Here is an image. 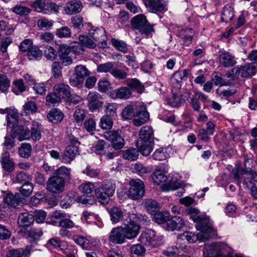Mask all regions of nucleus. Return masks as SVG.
Listing matches in <instances>:
<instances>
[{"instance_id": "21", "label": "nucleus", "mask_w": 257, "mask_h": 257, "mask_svg": "<svg viewBox=\"0 0 257 257\" xmlns=\"http://www.w3.org/2000/svg\"><path fill=\"white\" fill-rule=\"evenodd\" d=\"M78 153V148L76 146H68L61 156V160L62 163L69 164L75 158Z\"/></svg>"}, {"instance_id": "30", "label": "nucleus", "mask_w": 257, "mask_h": 257, "mask_svg": "<svg viewBox=\"0 0 257 257\" xmlns=\"http://www.w3.org/2000/svg\"><path fill=\"white\" fill-rule=\"evenodd\" d=\"M139 141L152 142L154 138V132L151 126L145 125L143 126L139 132Z\"/></svg>"}, {"instance_id": "38", "label": "nucleus", "mask_w": 257, "mask_h": 257, "mask_svg": "<svg viewBox=\"0 0 257 257\" xmlns=\"http://www.w3.org/2000/svg\"><path fill=\"white\" fill-rule=\"evenodd\" d=\"M34 220L33 215L27 212H24L20 214L18 222L20 226L28 227L31 225Z\"/></svg>"}, {"instance_id": "60", "label": "nucleus", "mask_w": 257, "mask_h": 257, "mask_svg": "<svg viewBox=\"0 0 257 257\" xmlns=\"http://www.w3.org/2000/svg\"><path fill=\"white\" fill-rule=\"evenodd\" d=\"M152 215H154V221L158 224H162L166 221V218L169 216V213L168 212H162L158 211Z\"/></svg>"}, {"instance_id": "39", "label": "nucleus", "mask_w": 257, "mask_h": 257, "mask_svg": "<svg viewBox=\"0 0 257 257\" xmlns=\"http://www.w3.org/2000/svg\"><path fill=\"white\" fill-rule=\"evenodd\" d=\"M47 117L50 121L57 123L63 119L64 114L60 110L54 108L50 111L47 115Z\"/></svg>"}, {"instance_id": "37", "label": "nucleus", "mask_w": 257, "mask_h": 257, "mask_svg": "<svg viewBox=\"0 0 257 257\" xmlns=\"http://www.w3.org/2000/svg\"><path fill=\"white\" fill-rule=\"evenodd\" d=\"M5 203L8 206L17 208L19 206L21 200L19 198V195L16 194H8L4 199Z\"/></svg>"}, {"instance_id": "57", "label": "nucleus", "mask_w": 257, "mask_h": 257, "mask_svg": "<svg viewBox=\"0 0 257 257\" xmlns=\"http://www.w3.org/2000/svg\"><path fill=\"white\" fill-rule=\"evenodd\" d=\"M51 71L53 76L55 78L62 77V67L60 62L58 61L53 62L51 66Z\"/></svg>"}, {"instance_id": "26", "label": "nucleus", "mask_w": 257, "mask_h": 257, "mask_svg": "<svg viewBox=\"0 0 257 257\" xmlns=\"http://www.w3.org/2000/svg\"><path fill=\"white\" fill-rule=\"evenodd\" d=\"M82 9V4L79 1H72L67 3L65 7L64 11L68 15L79 13Z\"/></svg>"}, {"instance_id": "2", "label": "nucleus", "mask_w": 257, "mask_h": 257, "mask_svg": "<svg viewBox=\"0 0 257 257\" xmlns=\"http://www.w3.org/2000/svg\"><path fill=\"white\" fill-rule=\"evenodd\" d=\"M115 190V184L110 180H105L101 186L95 189V194L99 201L103 204L109 202Z\"/></svg>"}, {"instance_id": "45", "label": "nucleus", "mask_w": 257, "mask_h": 257, "mask_svg": "<svg viewBox=\"0 0 257 257\" xmlns=\"http://www.w3.org/2000/svg\"><path fill=\"white\" fill-rule=\"evenodd\" d=\"M123 158L126 160L133 161L136 160L139 157V151L135 148H130L123 151Z\"/></svg>"}, {"instance_id": "58", "label": "nucleus", "mask_w": 257, "mask_h": 257, "mask_svg": "<svg viewBox=\"0 0 257 257\" xmlns=\"http://www.w3.org/2000/svg\"><path fill=\"white\" fill-rule=\"evenodd\" d=\"M74 241L82 248L87 249L89 247V241L85 237L79 235H74L73 237Z\"/></svg>"}, {"instance_id": "33", "label": "nucleus", "mask_w": 257, "mask_h": 257, "mask_svg": "<svg viewBox=\"0 0 257 257\" xmlns=\"http://www.w3.org/2000/svg\"><path fill=\"white\" fill-rule=\"evenodd\" d=\"M140 104H136L135 103H132L127 105L121 112L122 116L124 118L128 119H131L133 117L135 118Z\"/></svg>"}, {"instance_id": "3", "label": "nucleus", "mask_w": 257, "mask_h": 257, "mask_svg": "<svg viewBox=\"0 0 257 257\" xmlns=\"http://www.w3.org/2000/svg\"><path fill=\"white\" fill-rule=\"evenodd\" d=\"M203 257H233V254L227 245L221 243H213L205 245Z\"/></svg>"}, {"instance_id": "41", "label": "nucleus", "mask_w": 257, "mask_h": 257, "mask_svg": "<svg viewBox=\"0 0 257 257\" xmlns=\"http://www.w3.org/2000/svg\"><path fill=\"white\" fill-rule=\"evenodd\" d=\"M153 182L157 185H161L165 186L167 180V177L160 170H155L152 175Z\"/></svg>"}, {"instance_id": "36", "label": "nucleus", "mask_w": 257, "mask_h": 257, "mask_svg": "<svg viewBox=\"0 0 257 257\" xmlns=\"http://www.w3.org/2000/svg\"><path fill=\"white\" fill-rule=\"evenodd\" d=\"M41 126L37 121H33L31 126L30 139L37 141L41 139Z\"/></svg>"}, {"instance_id": "35", "label": "nucleus", "mask_w": 257, "mask_h": 257, "mask_svg": "<svg viewBox=\"0 0 257 257\" xmlns=\"http://www.w3.org/2000/svg\"><path fill=\"white\" fill-rule=\"evenodd\" d=\"M1 162L5 171L11 172L14 170V163L10 160V155L8 152H4L2 154Z\"/></svg>"}, {"instance_id": "52", "label": "nucleus", "mask_w": 257, "mask_h": 257, "mask_svg": "<svg viewBox=\"0 0 257 257\" xmlns=\"http://www.w3.org/2000/svg\"><path fill=\"white\" fill-rule=\"evenodd\" d=\"M32 147L30 144L22 143L19 149V154L21 157L28 158L31 153Z\"/></svg>"}, {"instance_id": "51", "label": "nucleus", "mask_w": 257, "mask_h": 257, "mask_svg": "<svg viewBox=\"0 0 257 257\" xmlns=\"http://www.w3.org/2000/svg\"><path fill=\"white\" fill-rule=\"evenodd\" d=\"M59 10V6L52 2H46L44 7H43V12L44 14H50L52 12L57 13Z\"/></svg>"}, {"instance_id": "40", "label": "nucleus", "mask_w": 257, "mask_h": 257, "mask_svg": "<svg viewBox=\"0 0 257 257\" xmlns=\"http://www.w3.org/2000/svg\"><path fill=\"white\" fill-rule=\"evenodd\" d=\"M144 205L147 211L151 214L159 211L160 207L159 203L155 200L152 199H146Z\"/></svg>"}, {"instance_id": "20", "label": "nucleus", "mask_w": 257, "mask_h": 257, "mask_svg": "<svg viewBox=\"0 0 257 257\" xmlns=\"http://www.w3.org/2000/svg\"><path fill=\"white\" fill-rule=\"evenodd\" d=\"M125 235L122 228V226L114 227L111 230L109 236V240L115 244H122L124 242Z\"/></svg>"}, {"instance_id": "49", "label": "nucleus", "mask_w": 257, "mask_h": 257, "mask_svg": "<svg viewBox=\"0 0 257 257\" xmlns=\"http://www.w3.org/2000/svg\"><path fill=\"white\" fill-rule=\"evenodd\" d=\"M27 56L30 60H38L42 56V52L37 46L33 47L27 52Z\"/></svg>"}, {"instance_id": "62", "label": "nucleus", "mask_w": 257, "mask_h": 257, "mask_svg": "<svg viewBox=\"0 0 257 257\" xmlns=\"http://www.w3.org/2000/svg\"><path fill=\"white\" fill-rule=\"evenodd\" d=\"M86 116L85 111L84 109L77 108L73 114L75 121L79 124H81Z\"/></svg>"}, {"instance_id": "29", "label": "nucleus", "mask_w": 257, "mask_h": 257, "mask_svg": "<svg viewBox=\"0 0 257 257\" xmlns=\"http://www.w3.org/2000/svg\"><path fill=\"white\" fill-rule=\"evenodd\" d=\"M155 236V231L152 229H147L142 232L139 237V240L143 244L151 246L153 239Z\"/></svg>"}, {"instance_id": "46", "label": "nucleus", "mask_w": 257, "mask_h": 257, "mask_svg": "<svg viewBox=\"0 0 257 257\" xmlns=\"http://www.w3.org/2000/svg\"><path fill=\"white\" fill-rule=\"evenodd\" d=\"M132 257L142 256L145 254L146 249L140 244H134L130 248Z\"/></svg>"}, {"instance_id": "32", "label": "nucleus", "mask_w": 257, "mask_h": 257, "mask_svg": "<svg viewBox=\"0 0 257 257\" xmlns=\"http://www.w3.org/2000/svg\"><path fill=\"white\" fill-rule=\"evenodd\" d=\"M151 142L138 141L136 143L139 152L143 156H147L153 150Z\"/></svg>"}, {"instance_id": "25", "label": "nucleus", "mask_w": 257, "mask_h": 257, "mask_svg": "<svg viewBox=\"0 0 257 257\" xmlns=\"http://www.w3.org/2000/svg\"><path fill=\"white\" fill-rule=\"evenodd\" d=\"M53 91L55 92L61 99L68 98L70 96V87L64 83H59L54 85Z\"/></svg>"}, {"instance_id": "15", "label": "nucleus", "mask_w": 257, "mask_h": 257, "mask_svg": "<svg viewBox=\"0 0 257 257\" xmlns=\"http://www.w3.org/2000/svg\"><path fill=\"white\" fill-rule=\"evenodd\" d=\"M88 35L100 47H105L106 46V35L104 29L102 27L91 29L89 31Z\"/></svg>"}, {"instance_id": "44", "label": "nucleus", "mask_w": 257, "mask_h": 257, "mask_svg": "<svg viewBox=\"0 0 257 257\" xmlns=\"http://www.w3.org/2000/svg\"><path fill=\"white\" fill-rule=\"evenodd\" d=\"M61 99V98L53 91V92L47 94L46 97V104L49 106H55L59 103Z\"/></svg>"}, {"instance_id": "9", "label": "nucleus", "mask_w": 257, "mask_h": 257, "mask_svg": "<svg viewBox=\"0 0 257 257\" xmlns=\"http://www.w3.org/2000/svg\"><path fill=\"white\" fill-rule=\"evenodd\" d=\"M129 197L133 200L142 198L145 194V185L140 179H133L130 182Z\"/></svg>"}, {"instance_id": "4", "label": "nucleus", "mask_w": 257, "mask_h": 257, "mask_svg": "<svg viewBox=\"0 0 257 257\" xmlns=\"http://www.w3.org/2000/svg\"><path fill=\"white\" fill-rule=\"evenodd\" d=\"M135 218H137L136 214L127 213V218L123 221L122 228L127 239L136 238L140 232L141 226L134 220Z\"/></svg>"}, {"instance_id": "24", "label": "nucleus", "mask_w": 257, "mask_h": 257, "mask_svg": "<svg viewBox=\"0 0 257 257\" xmlns=\"http://www.w3.org/2000/svg\"><path fill=\"white\" fill-rule=\"evenodd\" d=\"M169 179L168 182H166L164 190L165 191L174 190L182 187L181 183L180 176L178 174H175L171 176H169Z\"/></svg>"}, {"instance_id": "1", "label": "nucleus", "mask_w": 257, "mask_h": 257, "mask_svg": "<svg viewBox=\"0 0 257 257\" xmlns=\"http://www.w3.org/2000/svg\"><path fill=\"white\" fill-rule=\"evenodd\" d=\"M115 190V184L110 180H105L101 186L95 189V194L99 201L103 204L109 202Z\"/></svg>"}, {"instance_id": "17", "label": "nucleus", "mask_w": 257, "mask_h": 257, "mask_svg": "<svg viewBox=\"0 0 257 257\" xmlns=\"http://www.w3.org/2000/svg\"><path fill=\"white\" fill-rule=\"evenodd\" d=\"M218 61L226 68L232 67L236 63L235 56L230 52L225 50L218 52Z\"/></svg>"}, {"instance_id": "8", "label": "nucleus", "mask_w": 257, "mask_h": 257, "mask_svg": "<svg viewBox=\"0 0 257 257\" xmlns=\"http://www.w3.org/2000/svg\"><path fill=\"white\" fill-rule=\"evenodd\" d=\"M59 220L58 226L61 228L71 229L75 227V223L70 219V215L64 211H56L53 212L51 220L53 223L57 222L54 219Z\"/></svg>"}, {"instance_id": "48", "label": "nucleus", "mask_w": 257, "mask_h": 257, "mask_svg": "<svg viewBox=\"0 0 257 257\" xmlns=\"http://www.w3.org/2000/svg\"><path fill=\"white\" fill-rule=\"evenodd\" d=\"M153 159L157 161H163L169 157L166 149L159 148L156 150L152 156Z\"/></svg>"}, {"instance_id": "54", "label": "nucleus", "mask_w": 257, "mask_h": 257, "mask_svg": "<svg viewBox=\"0 0 257 257\" xmlns=\"http://www.w3.org/2000/svg\"><path fill=\"white\" fill-rule=\"evenodd\" d=\"M70 170L66 167L62 166L55 171L54 176H57L65 181L70 179Z\"/></svg>"}, {"instance_id": "14", "label": "nucleus", "mask_w": 257, "mask_h": 257, "mask_svg": "<svg viewBox=\"0 0 257 257\" xmlns=\"http://www.w3.org/2000/svg\"><path fill=\"white\" fill-rule=\"evenodd\" d=\"M104 137L111 142V146L115 150H120L124 145V140L118 131H113L107 132L104 134Z\"/></svg>"}, {"instance_id": "53", "label": "nucleus", "mask_w": 257, "mask_h": 257, "mask_svg": "<svg viewBox=\"0 0 257 257\" xmlns=\"http://www.w3.org/2000/svg\"><path fill=\"white\" fill-rule=\"evenodd\" d=\"M113 125V122L110 117L104 115L100 119L99 122L100 127L103 130H110Z\"/></svg>"}, {"instance_id": "55", "label": "nucleus", "mask_w": 257, "mask_h": 257, "mask_svg": "<svg viewBox=\"0 0 257 257\" xmlns=\"http://www.w3.org/2000/svg\"><path fill=\"white\" fill-rule=\"evenodd\" d=\"M114 66V63L112 62H107L104 63L99 64L97 67V71L100 73L111 72Z\"/></svg>"}, {"instance_id": "31", "label": "nucleus", "mask_w": 257, "mask_h": 257, "mask_svg": "<svg viewBox=\"0 0 257 257\" xmlns=\"http://www.w3.org/2000/svg\"><path fill=\"white\" fill-rule=\"evenodd\" d=\"M31 246H27L25 249L22 248L9 250L6 257H28L30 253Z\"/></svg>"}, {"instance_id": "19", "label": "nucleus", "mask_w": 257, "mask_h": 257, "mask_svg": "<svg viewBox=\"0 0 257 257\" xmlns=\"http://www.w3.org/2000/svg\"><path fill=\"white\" fill-rule=\"evenodd\" d=\"M234 71H235L236 75H240L242 77H247L255 74L257 71V65L253 63L246 64L240 67L234 68L233 72Z\"/></svg>"}, {"instance_id": "28", "label": "nucleus", "mask_w": 257, "mask_h": 257, "mask_svg": "<svg viewBox=\"0 0 257 257\" xmlns=\"http://www.w3.org/2000/svg\"><path fill=\"white\" fill-rule=\"evenodd\" d=\"M194 34V31L191 29L181 31L179 34L181 43L185 46L189 45L192 42Z\"/></svg>"}, {"instance_id": "18", "label": "nucleus", "mask_w": 257, "mask_h": 257, "mask_svg": "<svg viewBox=\"0 0 257 257\" xmlns=\"http://www.w3.org/2000/svg\"><path fill=\"white\" fill-rule=\"evenodd\" d=\"M147 10L153 13L162 11L167 5L166 0H143Z\"/></svg>"}, {"instance_id": "13", "label": "nucleus", "mask_w": 257, "mask_h": 257, "mask_svg": "<svg viewBox=\"0 0 257 257\" xmlns=\"http://www.w3.org/2000/svg\"><path fill=\"white\" fill-rule=\"evenodd\" d=\"M79 40L81 45L78 44L77 46H73L74 51L78 54H82L84 51V47L89 49L95 48L96 46V42L88 35H80L79 36Z\"/></svg>"}, {"instance_id": "22", "label": "nucleus", "mask_w": 257, "mask_h": 257, "mask_svg": "<svg viewBox=\"0 0 257 257\" xmlns=\"http://www.w3.org/2000/svg\"><path fill=\"white\" fill-rule=\"evenodd\" d=\"M13 135L18 138L19 141L30 140V131L25 125H17L13 130Z\"/></svg>"}, {"instance_id": "34", "label": "nucleus", "mask_w": 257, "mask_h": 257, "mask_svg": "<svg viewBox=\"0 0 257 257\" xmlns=\"http://www.w3.org/2000/svg\"><path fill=\"white\" fill-rule=\"evenodd\" d=\"M190 75V71L188 69H184L183 71H178L175 72L171 78L172 83H176V87L180 88L182 80Z\"/></svg>"}, {"instance_id": "12", "label": "nucleus", "mask_w": 257, "mask_h": 257, "mask_svg": "<svg viewBox=\"0 0 257 257\" xmlns=\"http://www.w3.org/2000/svg\"><path fill=\"white\" fill-rule=\"evenodd\" d=\"M65 181L57 176L50 177L47 182V190L52 193H59L64 189Z\"/></svg>"}, {"instance_id": "64", "label": "nucleus", "mask_w": 257, "mask_h": 257, "mask_svg": "<svg viewBox=\"0 0 257 257\" xmlns=\"http://www.w3.org/2000/svg\"><path fill=\"white\" fill-rule=\"evenodd\" d=\"M129 87L132 88L137 90L139 93H142L144 90V87L142 85L140 81L137 79H133L131 80L128 84Z\"/></svg>"}, {"instance_id": "50", "label": "nucleus", "mask_w": 257, "mask_h": 257, "mask_svg": "<svg viewBox=\"0 0 257 257\" xmlns=\"http://www.w3.org/2000/svg\"><path fill=\"white\" fill-rule=\"evenodd\" d=\"M13 84L12 90L17 95L26 90V86L24 85L23 80L21 79L14 81Z\"/></svg>"}, {"instance_id": "16", "label": "nucleus", "mask_w": 257, "mask_h": 257, "mask_svg": "<svg viewBox=\"0 0 257 257\" xmlns=\"http://www.w3.org/2000/svg\"><path fill=\"white\" fill-rule=\"evenodd\" d=\"M149 118V113L147 111L146 105L144 104H140L133 119L134 124L138 126H141L146 123Z\"/></svg>"}, {"instance_id": "27", "label": "nucleus", "mask_w": 257, "mask_h": 257, "mask_svg": "<svg viewBox=\"0 0 257 257\" xmlns=\"http://www.w3.org/2000/svg\"><path fill=\"white\" fill-rule=\"evenodd\" d=\"M132 93V91L129 87L123 86L113 90L111 95L113 99H127L130 98Z\"/></svg>"}, {"instance_id": "63", "label": "nucleus", "mask_w": 257, "mask_h": 257, "mask_svg": "<svg viewBox=\"0 0 257 257\" xmlns=\"http://www.w3.org/2000/svg\"><path fill=\"white\" fill-rule=\"evenodd\" d=\"M105 145L106 142L105 141L102 140L98 141L94 147L95 153L101 156H103V155L105 154L106 151V148L105 147Z\"/></svg>"}, {"instance_id": "23", "label": "nucleus", "mask_w": 257, "mask_h": 257, "mask_svg": "<svg viewBox=\"0 0 257 257\" xmlns=\"http://www.w3.org/2000/svg\"><path fill=\"white\" fill-rule=\"evenodd\" d=\"M110 216V219L113 223H117L121 220L122 221L127 218V214H124V212L120 208L118 207H113L108 210Z\"/></svg>"}, {"instance_id": "42", "label": "nucleus", "mask_w": 257, "mask_h": 257, "mask_svg": "<svg viewBox=\"0 0 257 257\" xmlns=\"http://www.w3.org/2000/svg\"><path fill=\"white\" fill-rule=\"evenodd\" d=\"M233 16L234 12L233 8L230 6H226L224 7L222 11L221 21L227 23L231 21Z\"/></svg>"}, {"instance_id": "5", "label": "nucleus", "mask_w": 257, "mask_h": 257, "mask_svg": "<svg viewBox=\"0 0 257 257\" xmlns=\"http://www.w3.org/2000/svg\"><path fill=\"white\" fill-rule=\"evenodd\" d=\"M189 218L196 223V228L198 230H206L212 232L213 228L209 223L208 220L200 214V212L196 208H190L187 209Z\"/></svg>"}, {"instance_id": "6", "label": "nucleus", "mask_w": 257, "mask_h": 257, "mask_svg": "<svg viewBox=\"0 0 257 257\" xmlns=\"http://www.w3.org/2000/svg\"><path fill=\"white\" fill-rule=\"evenodd\" d=\"M234 179L237 181L239 185L241 180L245 187L249 188V183L255 185L257 183V173L253 171H248L243 169H238L234 173Z\"/></svg>"}, {"instance_id": "59", "label": "nucleus", "mask_w": 257, "mask_h": 257, "mask_svg": "<svg viewBox=\"0 0 257 257\" xmlns=\"http://www.w3.org/2000/svg\"><path fill=\"white\" fill-rule=\"evenodd\" d=\"M80 191L84 194H90L93 192L94 189V183L90 182H86L79 186Z\"/></svg>"}, {"instance_id": "43", "label": "nucleus", "mask_w": 257, "mask_h": 257, "mask_svg": "<svg viewBox=\"0 0 257 257\" xmlns=\"http://www.w3.org/2000/svg\"><path fill=\"white\" fill-rule=\"evenodd\" d=\"M111 43V45L118 51L124 53L127 51V45L124 41L115 38H112Z\"/></svg>"}, {"instance_id": "61", "label": "nucleus", "mask_w": 257, "mask_h": 257, "mask_svg": "<svg viewBox=\"0 0 257 257\" xmlns=\"http://www.w3.org/2000/svg\"><path fill=\"white\" fill-rule=\"evenodd\" d=\"M33 190V185L32 183L26 182L20 189L21 194L24 196L30 195Z\"/></svg>"}, {"instance_id": "47", "label": "nucleus", "mask_w": 257, "mask_h": 257, "mask_svg": "<svg viewBox=\"0 0 257 257\" xmlns=\"http://www.w3.org/2000/svg\"><path fill=\"white\" fill-rule=\"evenodd\" d=\"M43 51L44 57L48 60L52 61L57 57V52L50 46L44 47Z\"/></svg>"}, {"instance_id": "11", "label": "nucleus", "mask_w": 257, "mask_h": 257, "mask_svg": "<svg viewBox=\"0 0 257 257\" xmlns=\"http://www.w3.org/2000/svg\"><path fill=\"white\" fill-rule=\"evenodd\" d=\"M101 95L97 92L90 91L87 96L88 107L91 112L102 107L103 102Z\"/></svg>"}, {"instance_id": "56", "label": "nucleus", "mask_w": 257, "mask_h": 257, "mask_svg": "<svg viewBox=\"0 0 257 257\" xmlns=\"http://www.w3.org/2000/svg\"><path fill=\"white\" fill-rule=\"evenodd\" d=\"M117 104L115 103H108L105 106V112L106 115L110 117L116 116V110Z\"/></svg>"}, {"instance_id": "7", "label": "nucleus", "mask_w": 257, "mask_h": 257, "mask_svg": "<svg viewBox=\"0 0 257 257\" xmlns=\"http://www.w3.org/2000/svg\"><path fill=\"white\" fill-rule=\"evenodd\" d=\"M131 23L132 27L135 29L139 30L141 34L149 36L154 32L153 26L148 23L146 17L143 15H138L134 17Z\"/></svg>"}, {"instance_id": "10", "label": "nucleus", "mask_w": 257, "mask_h": 257, "mask_svg": "<svg viewBox=\"0 0 257 257\" xmlns=\"http://www.w3.org/2000/svg\"><path fill=\"white\" fill-rule=\"evenodd\" d=\"M200 232L196 235L192 232H185L178 235V238L181 240L186 239L188 242L192 243L198 240L201 242L204 241L208 239L210 236L206 230H200Z\"/></svg>"}]
</instances>
